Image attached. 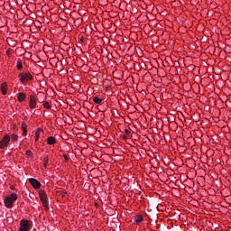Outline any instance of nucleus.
I'll list each match as a JSON object with an SVG mask.
<instances>
[{
  "label": "nucleus",
  "mask_w": 231,
  "mask_h": 231,
  "mask_svg": "<svg viewBox=\"0 0 231 231\" xmlns=\"http://www.w3.org/2000/svg\"><path fill=\"white\" fill-rule=\"evenodd\" d=\"M16 69L18 71H21L23 69V60L21 59L17 60Z\"/></svg>",
  "instance_id": "nucleus-16"
},
{
  "label": "nucleus",
  "mask_w": 231,
  "mask_h": 231,
  "mask_svg": "<svg viewBox=\"0 0 231 231\" xmlns=\"http://www.w3.org/2000/svg\"><path fill=\"white\" fill-rule=\"evenodd\" d=\"M37 97H35L34 95H31L29 97V107L30 109H35L37 107Z\"/></svg>",
  "instance_id": "nucleus-6"
},
{
  "label": "nucleus",
  "mask_w": 231,
  "mask_h": 231,
  "mask_svg": "<svg viewBox=\"0 0 231 231\" xmlns=\"http://www.w3.org/2000/svg\"><path fill=\"white\" fill-rule=\"evenodd\" d=\"M10 140L13 143H15L19 140V135L17 134H13L10 135Z\"/></svg>",
  "instance_id": "nucleus-14"
},
{
  "label": "nucleus",
  "mask_w": 231,
  "mask_h": 231,
  "mask_svg": "<svg viewBox=\"0 0 231 231\" xmlns=\"http://www.w3.org/2000/svg\"><path fill=\"white\" fill-rule=\"evenodd\" d=\"M44 134V130L42 128H38L36 131H35V134H34V136H35V139H34V142L37 143L39 142V140L41 139V134Z\"/></svg>",
  "instance_id": "nucleus-9"
},
{
  "label": "nucleus",
  "mask_w": 231,
  "mask_h": 231,
  "mask_svg": "<svg viewBox=\"0 0 231 231\" xmlns=\"http://www.w3.org/2000/svg\"><path fill=\"white\" fill-rule=\"evenodd\" d=\"M17 201V194L12 193L9 197L5 199V205L6 208H12L14 202Z\"/></svg>",
  "instance_id": "nucleus-2"
},
{
  "label": "nucleus",
  "mask_w": 231,
  "mask_h": 231,
  "mask_svg": "<svg viewBox=\"0 0 231 231\" xmlns=\"http://www.w3.org/2000/svg\"><path fill=\"white\" fill-rule=\"evenodd\" d=\"M65 160H68V156L67 155H65Z\"/></svg>",
  "instance_id": "nucleus-23"
},
{
  "label": "nucleus",
  "mask_w": 231,
  "mask_h": 231,
  "mask_svg": "<svg viewBox=\"0 0 231 231\" xmlns=\"http://www.w3.org/2000/svg\"><path fill=\"white\" fill-rule=\"evenodd\" d=\"M25 154H26V156L30 157V156H32L33 152H32V151L28 150V151H26Z\"/></svg>",
  "instance_id": "nucleus-20"
},
{
  "label": "nucleus",
  "mask_w": 231,
  "mask_h": 231,
  "mask_svg": "<svg viewBox=\"0 0 231 231\" xmlns=\"http://www.w3.org/2000/svg\"><path fill=\"white\" fill-rule=\"evenodd\" d=\"M0 91L2 95H7L8 93V84L6 82H4L0 86Z\"/></svg>",
  "instance_id": "nucleus-10"
},
{
  "label": "nucleus",
  "mask_w": 231,
  "mask_h": 231,
  "mask_svg": "<svg viewBox=\"0 0 231 231\" xmlns=\"http://www.w3.org/2000/svg\"><path fill=\"white\" fill-rule=\"evenodd\" d=\"M57 143V139L53 136H49L47 138V145H55Z\"/></svg>",
  "instance_id": "nucleus-12"
},
{
  "label": "nucleus",
  "mask_w": 231,
  "mask_h": 231,
  "mask_svg": "<svg viewBox=\"0 0 231 231\" xmlns=\"http://www.w3.org/2000/svg\"><path fill=\"white\" fill-rule=\"evenodd\" d=\"M17 100L20 103L24 102L26 100V94L24 92L18 93Z\"/></svg>",
  "instance_id": "nucleus-11"
},
{
  "label": "nucleus",
  "mask_w": 231,
  "mask_h": 231,
  "mask_svg": "<svg viewBox=\"0 0 231 231\" xmlns=\"http://www.w3.org/2000/svg\"><path fill=\"white\" fill-rule=\"evenodd\" d=\"M125 134L123 135V140H127V139L131 138V130L125 129Z\"/></svg>",
  "instance_id": "nucleus-15"
},
{
  "label": "nucleus",
  "mask_w": 231,
  "mask_h": 231,
  "mask_svg": "<svg viewBox=\"0 0 231 231\" xmlns=\"http://www.w3.org/2000/svg\"><path fill=\"white\" fill-rule=\"evenodd\" d=\"M30 220L22 219L20 221V231H30Z\"/></svg>",
  "instance_id": "nucleus-5"
},
{
  "label": "nucleus",
  "mask_w": 231,
  "mask_h": 231,
  "mask_svg": "<svg viewBox=\"0 0 231 231\" xmlns=\"http://www.w3.org/2000/svg\"><path fill=\"white\" fill-rule=\"evenodd\" d=\"M43 167L44 169H47L48 167V157L43 158Z\"/></svg>",
  "instance_id": "nucleus-19"
},
{
  "label": "nucleus",
  "mask_w": 231,
  "mask_h": 231,
  "mask_svg": "<svg viewBox=\"0 0 231 231\" xmlns=\"http://www.w3.org/2000/svg\"><path fill=\"white\" fill-rule=\"evenodd\" d=\"M80 42H84V37L80 38Z\"/></svg>",
  "instance_id": "nucleus-22"
},
{
  "label": "nucleus",
  "mask_w": 231,
  "mask_h": 231,
  "mask_svg": "<svg viewBox=\"0 0 231 231\" xmlns=\"http://www.w3.org/2000/svg\"><path fill=\"white\" fill-rule=\"evenodd\" d=\"M93 102H95V104H102V98H100L98 97H94Z\"/></svg>",
  "instance_id": "nucleus-17"
},
{
  "label": "nucleus",
  "mask_w": 231,
  "mask_h": 231,
  "mask_svg": "<svg viewBox=\"0 0 231 231\" xmlns=\"http://www.w3.org/2000/svg\"><path fill=\"white\" fill-rule=\"evenodd\" d=\"M10 189H11V190H15V186L11 185V186H10Z\"/></svg>",
  "instance_id": "nucleus-21"
},
{
  "label": "nucleus",
  "mask_w": 231,
  "mask_h": 231,
  "mask_svg": "<svg viewBox=\"0 0 231 231\" xmlns=\"http://www.w3.org/2000/svg\"><path fill=\"white\" fill-rule=\"evenodd\" d=\"M21 129L23 132L22 136H28V125H26V122H22Z\"/></svg>",
  "instance_id": "nucleus-8"
},
{
  "label": "nucleus",
  "mask_w": 231,
  "mask_h": 231,
  "mask_svg": "<svg viewBox=\"0 0 231 231\" xmlns=\"http://www.w3.org/2000/svg\"><path fill=\"white\" fill-rule=\"evenodd\" d=\"M39 198L45 210H50V205L48 203V195H46V191L44 189L39 190Z\"/></svg>",
  "instance_id": "nucleus-1"
},
{
  "label": "nucleus",
  "mask_w": 231,
  "mask_h": 231,
  "mask_svg": "<svg viewBox=\"0 0 231 231\" xmlns=\"http://www.w3.org/2000/svg\"><path fill=\"white\" fill-rule=\"evenodd\" d=\"M134 221H135V223L137 225H140L143 221V216L142 215H136L134 217Z\"/></svg>",
  "instance_id": "nucleus-13"
},
{
  "label": "nucleus",
  "mask_w": 231,
  "mask_h": 231,
  "mask_svg": "<svg viewBox=\"0 0 231 231\" xmlns=\"http://www.w3.org/2000/svg\"><path fill=\"white\" fill-rule=\"evenodd\" d=\"M44 109H51V106H50V103L48 101H45L43 103Z\"/></svg>",
  "instance_id": "nucleus-18"
},
{
  "label": "nucleus",
  "mask_w": 231,
  "mask_h": 231,
  "mask_svg": "<svg viewBox=\"0 0 231 231\" xmlns=\"http://www.w3.org/2000/svg\"><path fill=\"white\" fill-rule=\"evenodd\" d=\"M20 78V82L22 84H26V82H30V80H33V77L31 73L22 72L18 76Z\"/></svg>",
  "instance_id": "nucleus-3"
},
{
  "label": "nucleus",
  "mask_w": 231,
  "mask_h": 231,
  "mask_svg": "<svg viewBox=\"0 0 231 231\" xmlns=\"http://www.w3.org/2000/svg\"><path fill=\"white\" fill-rule=\"evenodd\" d=\"M10 145V135L5 134L0 141V149H6Z\"/></svg>",
  "instance_id": "nucleus-4"
},
{
  "label": "nucleus",
  "mask_w": 231,
  "mask_h": 231,
  "mask_svg": "<svg viewBox=\"0 0 231 231\" xmlns=\"http://www.w3.org/2000/svg\"><path fill=\"white\" fill-rule=\"evenodd\" d=\"M29 183H31L33 189H38L41 187V182L33 178L29 179Z\"/></svg>",
  "instance_id": "nucleus-7"
}]
</instances>
